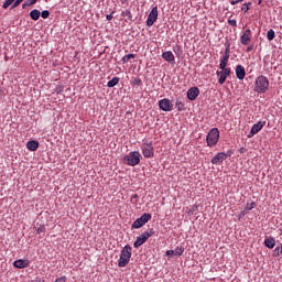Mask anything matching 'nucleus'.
<instances>
[{"instance_id":"f257e3e1","label":"nucleus","mask_w":282,"mask_h":282,"mask_svg":"<svg viewBox=\"0 0 282 282\" xmlns=\"http://www.w3.org/2000/svg\"><path fill=\"white\" fill-rule=\"evenodd\" d=\"M270 89V80L268 77L260 75L256 78L253 90L256 94H265Z\"/></svg>"},{"instance_id":"f03ea898","label":"nucleus","mask_w":282,"mask_h":282,"mask_svg":"<svg viewBox=\"0 0 282 282\" xmlns=\"http://www.w3.org/2000/svg\"><path fill=\"white\" fill-rule=\"evenodd\" d=\"M132 248L129 245H126L121 252H120V258L118 260V267L119 268H127L129 265V262L131 261V256H132Z\"/></svg>"},{"instance_id":"7ed1b4c3","label":"nucleus","mask_w":282,"mask_h":282,"mask_svg":"<svg viewBox=\"0 0 282 282\" xmlns=\"http://www.w3.org/2000/svg\"><path fill=\"white\" fill-rule=\"evenodd\" d=\"M142 154L138 151H132L128 155L123 156V162L128 164V166H138L140 164V160Z\"/></svg>"},{"instance_id":"20e7f679","label":"nucleus","mask_w":282,"mask_h":282,"mask_svg":"<svg viewBox=\"0 0 282 282\" xmlns=\"http://www.w3.org/2000/svg\"><path fill=\"white\" fill-rule=\"evenodd\" d=\"M207 147H215L219 142V129L213 128L209 130L206 137Z\"/></svg>"},{"instance_id":"39448f33","label":"nucleus","mask_w":282,"mask_h":282,"mask_svg":"<svg viewBox=\"0 0 282 282\" xmlns=\"http://www.w3.org/2000/svg\"><path fill=\"white\" fill-rule=\"evenodd\" d=\"M153 235H155V230L153 228H151L149 231H144L142 235L137 237V240L133 243L134 248H140V246H144V243H147V240L150 237H153Z\"/></svg>"},{"instance_id":"423d86ee","label":"nucleus","mask_w":282,"mask_h":282,"mask_svg":"<svg viewBox=\"0 0 282 282\" xmlns=\"http://www.w3.org/2000/svg\"><path fill=\"white\" fill-rule=\"evenodd\" d=\"M151 214H143L140 218H138L133 224H132V228L134 230H138L140 228H142V226H145L147 224H149V221H151Z\"/></svg>"},{"instance_id":"0eeeda50","label":"nucleus","mask_w":282,"mask_h":282,"mask_svg":"<svg viewBox=\"0 0 282 282\" xmlns=\"http://www.w3.org/2000/svg\"><path fill=\"white\" fill-rule=\"evenodd\" d=\"M141 151L145 158H153V155H155V150L153 149V143L151 141L142 143Z\"/></svg>"},{"instance_id":"6e6552de","label":"nucleus","mask_w":282,"mask_h":282,"mask_svg":"<svg viewBox=\"0 0 282 282\" xmlns=\"http://www.w3.org/2000/svg\"><path fill=\"white\" fill-rule=\"evenodd\" d=\"M158 21V7H153L147 19V26L152 28V25Z\"/></svg>"},{"instance_id":"1a4fd4ad","label":"nucleus","mask_w":282,"mask_h":282,"mask_svg":"<svg viewBox=\"0 0 282 282\" xmlns=\"http://www.w3.org/2000/svg\"><path fill=\"white\" fill-rule=\"evenodd\" d=\"M250 41H252V31L247 29L240 35V43L241 45H250Z\"/></svg>"},{"instance_id":"9d476101","label":"nucleus","mask_w":282,"mask_h":282,"mask_svg":"<svg viewBox=\"0 0 282 282\" xmlns=\"http://www.w3.org/2000/svg\"><path fill=\"white\" fill-rule=\"evenodd\" d=\"M159 108L162 111H173V104L171 102V99L164 98L159 101Z\"/></svg>"},{"instance_id":"9b49d317","label":"nucleus","mask_w":282,"mask_h":282,"mask_svg":"<svg viewBox=\"0 0 282 282\" xmlns=\"http://www.w3.org/2000/svg\"><path fill=\"white\" fill-rule=\"evenodd\" d=\"M264 124H265V122H261V121H259L258 123H254L251 127L248 138H254V135H257V133H259V131H261V129H263Z\"/></svg>"},{"instance_id":"f8f14e48","label":"nucleus","mask_w":282,"mask_h":282,"mask_svg":"<svg viewBox=\"0 0 282 282\" xmlns=\"http://www.w3.org/2000/svg\"><path fill=\"white\" fill-rule=\"evenodd\" d=\"M227 158H230V154L219 152L212 159V164H221V162H224V160H226Z\"/></svg>"},{"instance_id":"ddd939ff","label":"nucleus","mask_w":282,"mask_h":282,"mask_svg":"<svg viewBox=\"0 0 282 282\" xmlns=\"http://www.w3.org/2000/svg\"><path fill=\"white\" fill-rule=\"evenodd\" d=\"M217 76H220L218 79L219 85H224V83H226V79L228 78V76H230V69L227 70H217Z\"/></svg>"},{"instance_id":"4468645a","label":"nucleus","mask_w":282,"mask_h":282,"mask_svg":"<svg viewBox=\"0 0 282 282\" xmlns=\"http://www.w3.org/2000/svg\"><path fill=\"white\" fill-rule=\"evenodd\" d=\"M197 96H199V88L198 87H192L187 90L188 100H196Z\"/></svg>"},{"instance_id":"2eb2a0df","label":"nucleus","mask_w":282,"mask_h":282,"mask_svg":"<svg viewBox=\"0 0 282 282\" xmlns=\"http://www.w3.org/2000/svg\"><path fill=\"white\" fill-rule=\"evenodd\" d=\"M226 50L225 54L220 59V63H225L228 65V61H230V42L225 43Z\"/></svg>"},{"instance_id":"dca6fc26","label":"nucleus","mask_w":282,"mask_h":282,"mask_svg":"<svg viewBox=\"0 0 282 282\" xmlns=\"http://www.w3.org/2000/svg\"><path fill=\"white\" fill-rule=\"evenodd\" d=\"M236 76L238 80H243L246 78V68L242 65L236 66Z\"/></svg>"},{"instance_id":"f3484780","label":"nucleus","mask_w":282,"mask_h":282,"mask_svg":"<svg viewBox=\"0 0 282 282\" xmlns=\"http://www.w3.org/2000/svg\"><path fill=\"white\" fill-rule=\"evenodd\" d=\"M162 58L165 59L166 63H175V55H173L171 51L162 53Z\"/></svg>"},{"instance_id":"a211bd4d","label":"nucleus","mask_w":282,"mask_h":282,"mask_svg":"<svg viewBox=\"0 0 282 282\" xmlns=\"http://www.w3.org/2000/svg\"><path fill=\"white\" fill-rule=\"evenodd\" d=\"M26 149H29V151H36L39 149V141H29L26 143Z\"/></svg>"},{"instance_id":"6ab92c4d","label":"nucleus","mask_w":282,"mask_h":282,"mask_svg":"<svg viewBox=\"0 0 282 282\" xmlns=\"http://www.w3.org/2000/svg\"><path fill=\"white\" fill-rule=\"evenodd\" d=\"M264 246L267 248H270V250H272V248H274V246H276V240H274V238H267V239H264Z\"/></svg>"},{"instance_id":"aec40b11","label":"nucleus","mask_w":282,"mask_h":282,"mask_svg":"<svg viewBox=\"0 0 282 282\" xmlns=\"http://www.w3.org/2000/svg\"><path fill=\"white\" fill-rule=\"evenodd\" d=\"M14 268H19L20 270L23 268H28V261L25 260H15L13 262Z\"/></svg>"},{"instance_id":"412c9836","label":"nucleus","mask_w":282,"mask_h":282,"mask_svg":"<svg viewBox=\"0 0 282 282\" xmlns=\"http://www.w3.org/2000/svg\"><path fill=\"white\" fill-rule=\"evenodd\" d=\"M30 17L33 21H39V19H41V11H39V9L32 10Z\"/></svg>"},{"instance_id":"4be33fe9","label":"nucleus","mask_w":282,"mask_h":282,"mask_svg":"<svg viewBox=\"0 0 282 282\" xmlns=\"http://www.w3.org/2000/svg\"><path fill=\"white\" fill-rule=\"evenodd\" d=\"M175 107H176L177 111H186V106L180 99L176 100Z\"/></svg>"},{"instance_id":"5701e85b","label":"nucleus","mask_w":282,"mask_h":282,"mask_svg":"<svg viewBox=\"0 0 282 282\" xmlns=\"http://www.w3.org/2000/svg\"><path fill=\"white\" fill-rule=\"evenodd\" d=\"M118 83H120V78L119 77H113L111 80L108 82L107 87H116V85H118Z\"/></svg>"},{"instance_id":"b1692460","label":"nucleus","mask_w":282,"mask_h":282,"mask_svg":"<svg viewBox=\"0 0 282 282\" xmlns=\"http://www.w3.org/2000/svg\"><path fill=\"white\" fill-rule=\"evenodd\" d=\"M184 254V247H176L174 250V257H182Z\"/></svg>"},{"instance_id":"393cba45","label":"nucleus","mask_w":282,"mask_h":282,"mask_svg":"<svg viewBox=\"0 0 282 282\" xmlns=\"http://www.w3.org/2000/svg\"><path fill=\"white\" fill-rule=\"evenodd\" d=\"M274 36H276V33H274V30L270 29L267 33L268 41H274Z\"/></svg>"},{"instance_id":"a878e982","label":"nucleus","mask_w":282,"mask_h":282,"mask_svg":"<svg viewBox=\"0 0 282 282\" xmlns=\"http://www.w3.org/2000/svg\"><path fill=\"white\" fill-rule=\"evenodd\" d=\"M130 58H135V54L131 53V54L124 55L121 61L122 63H129Z\"/></svg>"},{"instance_id":"bb28decb","label":"nucleus","mask_w":282,"mask_h":282,"mask_svg":"<svg viewBox=\"0 0 282 282\" xmlns=\"http://www.w3.org/2000/svg\"><path fill=\"white\" fill-rule=\"evenodd\" d=\"M250 6H252V2L243 3L241 11L245 12V14L250 10Z\"/></svg>"},{"instance_id":"cd10ccee","label":"nucleus","mask_w":282,"mask_h":282,"mask_svg":"<svg viewBox=\"0 0 282 282\" xmlns=\"http://www.w3.org/2000/svg\"><path fill=\"white\" fill-rule=\"evenodd\" d=\"M122 17H127L128 18V21H131L133 19V15L131 14V11L130 10H124L122 12Z\"/></svg>"},{"instance_id":"c85d7f7f","label":"nucleus","mask_w":282,"mask_h":282,"mask_svg":"<svg viewBox=\"0 0 282 282\" xmlns=\"http://www.w3.org/2000/svg\"><path fill=\"white\" fill-rule=\"evenodd\" d=\"M282 254V246H278L274 251H273V256L275 257H281Z\"/></svg>"},{"instance_id":"c756f323","label":"nucleus","mask_w":282,"mask_h":282,"mask_svg":"<svg viewBox=\"0 0 282 282\" xmlns=\"http://www.w3.org/2000/svg\"><path fill=\"white\" fill-rule=\"evenodd\" d=\"M14 1H15V0H7V1H4V3L2 4V8H3L4 10H8V7H9V6H12V4L14 3Z\"/></svg>"},{"instance_id":"7c9ffc66","label":"nucleus","mask_w":282,"mask_h":282,"mask_svg":"<svg viewBox=\"0 0 282 282\" xmlns=\"http://www.w3.org/2000/svg\"><path fill=\"white\" fill-rule=\"evenodd\" d=\"M39 0H26L23 4L22 8H25L26 6H34Z\"/></svg>"},{"instance_id":"2f4dec72","label":"nucleus","mask_w":282,"mask_h":282,"mask_svg":"<svg viewBox=\"0 0 282 282\" xmlns=\"http://www.w3.org/2000/svg\"><path fill=\"white\" fill-rule=\"evenodd\" d=\"M40 15L42 17V19H50V11L44 10L40 13Z\"/></svg>"},{"instance_id":"473e14b6","label":"nucleus","mask_w":282,"mask_h":282,"mask_svg":"<svg viewBox=\"0 0 282 282\" xmlns=\"http://www.w3.org/2000/svg\"><path fill=\"white\" fill-rule=\"evenodd\" d=\"M23 3L21 0H15L13 1V4L11 6V10H14V8H19Z\"/></svg>"},{"instance_id":"72a5a7b5","label":"nucleus","mask_w":282,"mask_h":282,"mask_svg":"<svg viewBox=\"0 0 282 282\" xmlns=\"http://www.w3.org/2000/svg\"><path fill=\"white\" fill-rule=\"evenodd\" d=\"M227 66H228V64H226L224 62H220V64H219V68L221 69V72H226V70L230 69V68H227Z\"/></svg>"},{"instance_id":"f704fd0d","label":"nucleus","mask_w":282,"mask_h":282,"mask_svg":"<svg viewBox=\"0 0 282 282\" xmlns=\"http://www.w3.org/2000/svg\"><path fill=\"white\" fill-rule=\"evenodd\" d=\"M138 194H134L132 197H131V204H138Z\"/></svg>"},{"instance_id":"c9c22d12","label":"nucleus","mask_w":282,"mask_h":282,"mask_svg":"<svg viewBox=\"0 0 282 282\" xmlns=\"http://www.w3.org/2000/svg\"><path fill=\"white\" fill-rule=\"evenodd\" d=\"M229 25L237 28V20H228Z\"/></svg>"},{"instance_id":"e433bc0d","label":"nucleus","mask_w":282,"mask_h":282,"mask_svg":"<svg viewBox=\"0 0 282 282\" xmlns=\"http://www.w3.org/2000/svg\"><path fill=\"white\" fill-rule=\"evenodd\" d=\"M165 254H166L167 257H175V251H174V250H167V251L165 252Z\"/></svg>"},{"instance_id":"4c0bfd02","label":"nucleus","mask_w":282,"mask_h":282,"mask_svg":"<svg viewBox=\"0 0 282 282\" xmlns=\"http://www.w3.org/2000/svg\"><path fill=\"white\" fill-rule=\"evenodd\" d=\"M243 0H231L230 3L231 6H237V3H241Z\"/></svg>"},{"instance_id":"58836bf2","label":"nucleus","mask_w":282,"mask_h":282,"mask_svg":"<svg viewBox=\"0 0 282 282\" xmlns=\"http://www.w3.org/2000/svg\"><path fill=\"white\" fill-rule=\"evenodd\" d=\"M106 19H107V21H111L112 19H113V14H108V15H106Z\"/></svg>"},{"instance_id":"ea45409f","label":"nucleus","mask_w":282,"mask_h":282,"mask_svg":"<svg viewBox=\"0 0 282 282\" xmlns=\"http://www.w3.org/2000/svg\"><path fill=\"white\" fill-rule=\"evenodd\" d=\"M252 50H254V45L247 46V52H252Z\"/></svg>"},{"instance_id":"a19ab883","label":"nucleus","mask_w":282,"mask_h":282,"mask_svg":"<svg viewBox=\"0 0 282 282\" xmlns=\"http://www.w3.org/2000/svg\"><path fill=\"white\" fill-rule=\"evenodd\" d=\"M43 231H44V228H43V227L37 228V230H36L37 235H41V232H43Z\"/></svg>"},{"instance_id":"79ce46f5","label":"nucleus","mask_w":282,"mask_h":282,"mask_svg":"<svg viewBox=\"0 0 282 282\" xmlns=\"http://www.w3.org/2000/svg\"><path fill=\"white\" fill-rule=\"evenodd\" d=\"M141 83H142V79H137V80L134 82V85H141Z\"/></svg>"},{"instance_id":"37998d69","label":"nucleus","mask_w":282,"mask_h":282,"mask_svg":"<svg viewBox=\"0 0 282 282\" xmlns=\"http://www.w3.org/2000/svg\"><path fill=\"white\" fill-rule=\"evenodd\" d=\"M240 153H246V148H240L239 150H238Z\"/></svg>"},{"instance_id":"c03bdc74","label":"nucleus","mask_w":282,"mask_h":282,"mask_svg":"<svg viewBox=\"0 0 282 282\" xmlns=\"http://www.w3.org/2000/svg\"><path fill=\"white\" fill-rule=\"evenodd\" d=\"M0 96H3V88L0 86Z\"/></svg>"},{"instance_id":"a18cd8bd","label":"nucleus","mask_w":282,"mask_h":282,"mask_svg":"<svg viewBox=\"0 0 282 282\" xmlns=\"http://www.w3.org/2000/svg\"><path fill=\"white\" fill-rule=\"evenodd\" d=\"M254 208V204L251 205V207L248 208V210H252Z\"/></svg>"},{"instance_id":"49530a36","label":"nucleus","mask_w":282,"mask_h":282,"mask_svg":"<svg viewBox=\"0 0 282 282\" xmlns=\"http://www.w3.org/2000/svg\"><path fill=\"white\" fill-rule=\"evenodd\" d=\"M259 6H261V0H259Z\"/></svg>"},{"instance_id":"de8ad7c7","label":"nucleus","mask_w":282,"mask_h":282,"mask_svg":"<svg viewBox=\"0 0 282 282\" xmlns=\"http://www.w3.org/2000/svg\"><path fill=\"white\" fill-rule=\"evenodd\" d=\"M20 1H22V2H23V0H20Z\"/></svg>"}]
</instances>
